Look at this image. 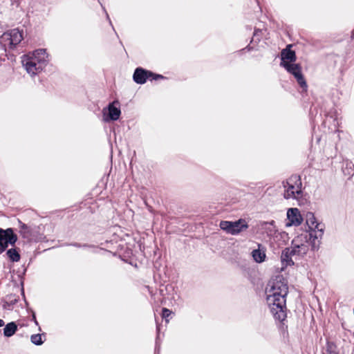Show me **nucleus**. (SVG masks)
Here are the masks:
<instances>
[{
  "instance_id": "412c9836",
  "label": "nucleus",
  "mask_w": 354,
  "mask_h": 354,
  "mask_svg": "<svg viewBox=\"0 0 354 354\" xmlns=\"http://www.w3.org/2000/svg\"><path fill=\"white\" fill-rule=\"evenodd\" d=\"M4 325V322L0 319V327L3 326Z\"/></svg>"
},
{
  "instance_id": "5701e85b",
  "label": "nucleus",
  "mask_w": 354,
  "mask_h": 354,
  "mask_svg": "<svg viewBox=\"0 0 354 354\" xmlns=\"http://www.w3.org/2000/svg\"><path fill=\"white\" fill-rule=\"evenodd\" d=\"M274 223V221H272L270 222V224H271V225H273Z\"/></svg>"
},
{
  "instance_id": "7ed1b4c3",
  "label": "nucleus",
  "mask_w": 354,
  "mask_h": 354,
  "mask_svg": "<svg viewBox=\"0 0 354 354\" xmlns=\"http://www.w3.org/2000/svg\"><path fill=\"white\" fill-rule=\"evenodd\" d=\"M22 64L31 76L40 73L48 62V55L45 49H38L22 57Z\"/></svg>"
},
{
  "instance_id": "aec40b11",
  "label": "nucleus",
  "mask_w": 354,
  "mask_h": 354,
  "mask_svg": "<svg viewBox=\"0 0 354 354\" xmlns=\"http://www.w3.org/2000/svg\"><path fill=\"white\" fill-rule=\"evenodd\" d=\"M171 310H169V309L167 308H163L162 309V317L166 319L170 315H171Z\"/></svg>"
},
{
  "instance_id": "1a4fd4ad",
  "label": "nucleus",
  "mask_w": 354,
  "mask_h": 354,
  "mask_svg": "<svg viewBox=\"0 0 354 354\" xmlns=\"http://www.w3.org/2000/svg\"><path fill=\"white\" fill-rule=\"evenodd\" d=\"M288 73L292 74L297 80L300 86L304 89L307 88L306 82L301 73V68L299 64L292 63L283 66Z\"/></svg>"
},
{
  "instance_id": "dca6fc26",
  "label": "nucleus",
  "mask_w": 354,
  "mask_h": 354,
  "mask_svg": "<svg viewBox=\"0 0 354 354\" xmlns=\"http://www.w3.org/2000/svg\"><path fill=\"white\" fill-rule=\"evenodd\" d=\"M17 329L16 324L15 322H10L3 328V335L6 337H11L15 333Z\"/></svg>"
},
{
  "instance_id": "f3484780",
  "label": "nucleus",
  "mask_w": 354,
  "mask_h": 354,
  "mask_svg": "<svg viewBox=\"0 0 354 354\" xmlns=\"http://www.w3.org/2000/svg\"><path fill=\"white\" fill-rule=\"evenodd\" d=\"M19 233L24 239H29L31 233L30 228L24 223L19 221Z\"/></svg>"
},
{
  "instance_id": "9d476101",
  "label": "nucleus",
  "mask_w": 354,
  "mask_h": 354,
  "mask_svg": "<svg viewBox=\"0 0 354 354\" xmlns=\"http://www.w3.org/2000/svg\"><path fill=\"white\" fill-rule=\"evenodd\" d=\"M287 222L286 223V227H289L291 226H299L303 222V217L298 208L291 207L288 209L286 213Z\"/></svg>"
},
{
  "instance_id": "f257e3e1",
  "label": "nucleus",
  "mask_w": 354,
  "mask_h": 354,
  "mask_svg": "<svg viewBox=\"0 0 354 354\" xmlns=\"http://www.w3.org/2000/svg\"><path fill=\"white\" fill-rule=\"evenodd\" d=\"M287 281L282 276L272 279L266 288V301L274 317L283 321L286 317Z\"/></svg>"
},
{
  "instance_id": "2eb2a0df",
  "label": "nucleus",
  "mask_w": 354,
  "mask_h": 354,
  "mask_svg": "<svg viewBox=\"0 0 354 354\" xmlns=\"http://www.w3.org/2000/svg\"><path fill=\"white\" fill-rule=\"evenodd\" d=\"M289 240L288 234L286 232L276 231L273 236V241L279 247L286 245Z\"/></svg>"
},
{
  "instance_id": "f03ea898",
  "label": "nucleus",
  "mask_w": 354,
  "mask_h": 354,
  "mask_svg": "<svg viewBox=\"0 0 354 354\" xmlns=\"http://www.w3.org/2000/svg\"><path fill=\"white\" fill-rule=\"evenodd\" d=\"M320 240H318L317 244L314 246L313 244V239L310 237L308 232H303L297 236L292 241L291 247L286 248L281 254V261L286 266L292 263L290 256L297 255L304 256L309 250L310 248L313 250L318 248Z\"/></svg>"
},
{
  "instance_id": "ddd939ff",
  "label": "nucleus",
  "mask_w": 354,
  "mask_h": 354,
  "mask_svg": "<svg viewBox=\"0 0 354 354\" xmlns=\"http://www.w3.org/2000/svg\"><path fill=\"white\" fill-rule=\"evenodd\" d=\"M292 45H288L286 48L282 50L281 53V66L295 63L297 57L295 52L291 50Z\"/></svg>"
},
{
  "instance_id": "a211bd4d",
  "label": "nucleus",
  "mask_w": 354,
  "mask_h": 354,
  "mask_svg": "<svg viewBox=\"0 0 354 354\" xmlns=\"http://www.w3.org/2000/svg\"><path fill=\"white\" fill-rule=\"evenodd\" d=\"M8 258L13 262H17L20 259V255L16 249L11 248L6 252Z\"/></svg>"
},
{
  "instance_id": "6e6552de",
  "label": "nucleus",
  "mask_w": 354,
  "mask_h": 354,
  "mask_svg": "<svg viewBox=\"0 0 354 354\" xmlns=\"http://www.w3.org/2000/svg\"><path fill=\"white\" fill-rule=\"evenodd\" d=\"M17 241V235L12 228H0V254L8 247V244L15 245Z\"/></svg>"
},
{
  "instance_id": "423d86ee",
  "label": "nucleus",
  "mask_w": 354,
  "mask_h": 354,
  "mask_svg": "<svg viewBox=\"0 0 354 354\" xmlns=\"http://www.w3.org/2000/svg\"><path fill=\"white\" fill-rule=\"evenodd\" d=\"M23 39V31L18 28H14L5 32L0 37V44L6 50L7 49H12L15 48Z\"/></svg>"
},
{
  "instance_id": "20e7f679",
  "label": "nucleus",
  "mask_w": 354,
  "mask_h": 354,
  "mask_svg": "<svg viewBox=\"0 0 354 354\" xmlns=\"http://www.w3.org/2000/svg\"><path fill=\"white\" fill-rule=\"evenodd\" d=\"M302 183L297 175H293L283 183V196L286 199L299 201L303 196Z\"/></svg>"
},
{
  "instance_id": "4468645a",
  "label": "nucleus",
  "mask_w": 354,
  "mask_h": 354,
  "mask_svg": "<svg viewBox=\"0 0 354 354\" xmlns=\"http://www.w3.org/2000/svg\"><path fill=\"white\" fill-rule=\"evenodd\" d=\"M252 257L256 263H263L266 258V249L261 245L259 244L258 248L252 250Z\"/></svg>"
},
{
  "instance_id": "6ab92c4d",
  "label": "nucleus",
  "mask_w": 354,
  "mask_h": 354,
  "mask_svg": "<svg viewBox=\"0 0 354 354\" xmlns=\"http://www.w3.org/2000/svg\"><path fill=\"white\" fill-rule=\"evenodd\" d=\"M30 340H31L32 343L35 345H41L43 344L41 335H40V334L32 335L30 337Z\"/></svg>"
},
{
  "instance_id": "39448f33",
  "label": "nucleus",
  "mask_w": 354,
  "mask_h": 354,
  "mask_svg": "<svg viewBox=\"0 0 354 354\" xmlns=\"http://www.w3.org/2000/svg\"><path fill=\"white\" fill-rule=\"evenodd\" d=\"M306 223L308 227L306 232L310 234V237L313 239V244L315 246L317 244L318 240H321L323 236L324 226L322 223L317 222L312 212L306 214Z\"/></svg>"
},
{
  "instance_id": "9b49d317",
  "label": "nucleus",
  "mask_w": 354,
  "mask_h": 354,
  "mask_svg": "<svg viewBox=\"0 0 354 354\" xmlns=\"http://www.w3.org/2000/svg\"><path fill=\"white\" fill-rule=\"evenodd\" d=\"M116 104L118 103L115 101L111 103L107 109H103L104 121L109 122V120H117L120 118L121 111L120 109L115 106Z\"/></svg>"
},
{
  "instance_id": "0eeeda50",
  "label": "nucleus",
  "mask_w": 354,
  "mask_h": 354,
  "mask_svg": "<svg viewBox=\"0 0 354 354\" xmlns=\"http://www.w3.org/2000/svg\"><path fill=\"white\" fill-rule=\"evenodd\" d=\"M219 227L227 234L236 236L246 231L249 225L245 219L240 218L235 221H222L220 222Z\"/></svg>"
},
{
  "instance_id": "f8f14e48",
  "label": "nucleus",
  "mask_w": 354,
  "mask_h": 354,
  "mask_svg": "<svg viewBox=\"0 0 354 354\" xmlns=\"http://www.w3.org/2000/svg\"><path fill=\"white\" fill-rule=\"evenodd\" d=\"M150 77H153V79L157 80L158 78H163L162 75H153L151 72L145 71L141 68L136 69L133 74V80L138 84H144L146 80Z\"/></svg>"
},
{
  "instance_id": "4be33fe9",
  "label": "nucleus",
  "mask_w": 354,
  "mask_h": 354,
  "mask_svg": "<svg viewBox=\"0 0 354 354\" xmlns=\"http://www.w3.org/2000/svg\"><path fill=\"white\" fill-rule=\"evenodd\" d=\"M327 354H337V353H336L335 352H332V351H328V353Z\"/></svg>"
}]
</instances>
